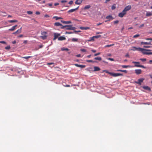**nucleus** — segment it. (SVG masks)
<instances>
[{
    "mask_svg": "<svg viewBox=\"0 0 152 152\" xmlns=\"http://www.w3.org/2000/svg\"><path fill=\"white\" fill-rule=\"evenodd\" d=\"M143 47L144 48H150L151 47L150 46H143Z\"/></svg>",
    "mask_w": 152,
    "mask_h": 152,
    "instance_id": "obj_51",
    "label": "nucleus"
},
{
    "mask_svg": "<svg viewBox=\"0 0 152 152\" xmlns=\"http://www.w3.org/2000/svg\"><path fill=\"white\" fill-rule=\"evenodd\" d=\"M59 5V3H55L54 4V5L55 6H56L58 5Z\"/></svg>",
    "mask_w": 152,
    "mask_h": 152,
    "instance_id": "obj_62",
    "label": "nucleus"
},
{
    "mask_svg": "<svg viewBox=\"0 0 152 152\" xmlns=\"http://www.w3.org/2000/svg\"><path fill=\"white\" fill-rule=\"evenodd\" d=\"M47 34V32L45 31H43L42 32L41 34L42 35V36H41V37L42 38V39H45L46 38Z\"/></svg>",
    "mask_w": 152,
    "mask_h": 152,
    "instance_id": "obj_4",
    "label": "nucleus"
},
{
    "mask_svg": "<svg viewBox=\"0 0 152 152\" xmlns=\"http://www.w3.org/2000/svg\"><path fill=\"white\" fill-rule=\"evenodd\" d=\"M132 63L136 64L134 65V66L136 67H141L143 68H145V67L143 65H140V62H136V61H133L132 62Z\"/></svg>",
    "mask_w": 152,
    "mask_h": 152,
    "instance_id": "obj_3",
    "label": "nucleus"
},
{
    "mask_svg": "<svg viewBox=\"0 0 152 152\" xmlns=\"http://www.w3.org/2000/svg\"><path fill=\"white\" fill-rule=\"evenodd\" d=\"M106 19H112V20L113 19V18H112V16L111 15H108L106 17Z\"/></svg>",
    "mask_w": 152,
    "mask_h": 152,
    "instance_id": "obj_25",
    "label": "nucleus"
},
{
    "mask_svg": "<svg viewBox=\"0 0 152 152\" xmlns=\"http://www.w3.org/2000/svg\"><path fill=\"white\" fill-rule=\"evenodd\" d=\"M119 22V21L118 20H116L114 22V24H117Z\"/></svg>",
    "mask_w": 152,
    "mask_h": 152,
    "instance_id": "obj_47",
    "label": "nucleus"
},
{
    "mask_svg": "<svg viewBox=\"0 0 152 152\" xmlns=\"http://www.w3.org/2000/svg\"><path fill=\"white\" fill-rule=\"evenodd\" d=\"M54 25L55 26H61V27L62 26H62V25L61 23H59V22H56L54 23Z\"/></svg>",
    "mask_w": 152,
    "mask_h": 152,
    "instance_id": "obj_21",
    "label": "nucleus"
},
{
    "mask_svg": "<svg viewBox=\"0 0 152 152\" xmlns=\"http://www.w3.org/2000/svg\"><path fill=\"white\" fill-rule=\"evenodd\" d=\"M111 75L114 77H116L120 76H123V74L119 73H112Z\"/></svg>",
    "mask_w": 152,
    "mask_h": 152,
    "instance_id": "obj_5",
    "label": "nucleus"
},
{
    "mask_svg": "<svg viewBox=\"0 0 152 152\" xmlns=\"http://www.w3.org/2000/svg\"><path fill=\"white\" fill-rule=\"evenodd\" d=\"M131 8V5H128L126 6L123 10L124 11L126 12L127 11L129 10Z\"/></svg>",
    "mask_w": 152,
    "mask_h": 152,
    "instance_id": "obj_8",
    "label": "nucleus"
},
{
    "mask_svg": "<svg viewBox=\"0 0 152 152\" xmlns=\"http://www.w3.org/2000/svg\"><path fill=\"white\" fill-rule=\"evenodd\" d=\"M94 72L98 71L100 70V69L98 66H94Z\"/></svg>",
    "mask_w": 152,
    "mask_h": 152,
    "instance_id": "obj_15",
    "label": "nucleus"
},
{
    "mask_svg": "<svg viewBox=\"0 0 152 152\" xmlns=\"http://www.w3.org/2000/svg\"><path fill=\"white\" fill-rule=\"evenodd\" d=\"M103 72H105L106 73H108V74L111 75L112 72H109L107 70H104L103 71Z\"/></svg>",
    "mask_w": 152,
    "mask_h": 152,
    "instance_id": "obj_32",
    "label": "nucleus"
},
{
    "mask_svg": "<svg viewBox=\"0 0 152 152\" xmlns=\"http://www.w3.org/2000/svg\"><path fill=\"white\" fill-rule=\"evenodd\" d=\"M78 7L75 9H72L68 11V13L72 12L75 11H76V10H77L78 9Z\"/></svg>",
    "mask_w": 152,
    "mask_h": 152,
    "instance_id": "obj_13",
    "label": "nucleus"
},
{
    "mask_svg": "<svg viewBox=\"0 0 152 152\" xmlns=\"http://www.w3.org/2000/svg\"><path fill=\"white\" fill-rule=\"evenodd\" d=\"M149 63L150 64H152V60H149Z\"/></svg>",
    "mask_w": 152,
    "mask_h": 152,
    "instance_id": "obj_64",
    "label": "nucleus"
},
{
    "mask_svg": "<svg viewBox=\"0 0 152 152\" xmlns=\"http://www.w3.org/2000/svg\"><path fill=\"white\" fill-rule=\"evenodd\" d=\"M61 50L62 51L66 50V51H68L69 50V49L67 48H61Z\"/></svg>",
    "mask_w": 152,
    "mask_h": 152,
    "instance_id": "obj_30",
    "label": "nucleus"
},
{
    "mask_svg": "<svg viewBox=\"0 0 152 152\" xmlns=\"http://www.w3.org/2000/svg\"><path fill=\"white\" fill-rule=\"evenodd\" d=\"M78 40V39L76 38H73L72 39V41L73 42H77Z\"/></svg>",
    "mask_w": 152,
    "mask_h": 152,
    "instance_id": "obj_29",
    "label": "nucleus"
},
{
    "mask_svg": "<svg viewBox=\"0 0 152 152\" xmlns=\"http://www.w3.org/2000/svg\"><path fill=\"white\" fill-rule=\"evenodd\" d=\"M122 72H125V73H126L127 72V71L126 70H122Z\"/></svg>",
    "mask_w": 152,
    "mask_h": 152,
    "instance_id": "obj_50",
    "label": "nucleus"
},
{
    "mask_svg": "<svg viewBox=\"0 0 152 152\" xmlns=\"http://www.w3.org/2000/svg\"><path fill=\"white\" fill-rule=\"evenodd\" d=\"M61 2L62 3H65L67 2V1L65 0H63L61 1Z\"/></svg>",
    "mask_w": 152,
    "mask_h": 152,
    "instance_id": "obj_43",
    "label": "nucleus"
},
{
    "mask_svg": "<svg viewBox=\"0 0 152 152\" xmlns=\"http://www.w3.org/2000/svg\"><path fill=\"white\" fill-rule=\"evenodd\" d=\"M22 27H21L20 29L18 30L15 32L13 33V34H15L17 33H20L21 32Z\"/></svg>",
    "mask_w": 152,
    "mask_h": 152,
    "instance_id": "obj_17",
    "label": "nucleus"
},
{
    "mask_svg": "<svg viewBox=\"0 0 152 152\" xmlns=\"http://www.w3.org/2000/svg\"><path fill=\"white\" fill-rule=\"evenodd\" d=\"M10 46H9V45H8L5 47V49L6 50H9L10 49Z\"/></svg>",
    "mask_w": 152,
    "mask_h": 152,
    "instance_id": "obj_35",
    "label": "nucleus"
},
{
    "mask_svg": "<svg viewBox=\"0 0 152 152\" xmlns=\"http://www.w3.org/2000/svg\"><path fill=\"white\" fill-rule=\"evenodd\" d=\"M142 88L143 89L149 91H151V88L148 86H144L142 87Z\"/></svg>",
    "mask_w": 152,
    "mask_h": 152,
    "instance_id": "obj_11",
    "label": "nucleus"
},
{
    "mask_svg": "<svg viewBox=\"0 0 152 152\" xmlns=\"http://www.w3.org/2000/svg\"><path fill=\"white\" fill-rule=\"evenodd\" d=\"M86 61L87 62H92V63H94V62L92 60H86Z\"/></svg>",
    "mask_w": 152,
    "mask_h": 152,
    "instance_id": "obj_42",
    "label": "nucleus"
},
{
    "mask_svg": "<svg viewBox=\"0 0 152 152\" xmlns=\"http://www.w3.org/2000/svg\"><path fill=\"white\" fill-rule=\"evenodd\" d=\"M94 36L93 37H91L90 38V39L88 40V41L89 42L91 41H93L94 40Z\"/></svg>",
    "mask_w": 152,
    "mask_h": 152,
    "instance_id": "obj_34",
    "label": "nucleus"
},
{
    "mask_svg": "<svg viewBox=\"0 0 152 152\" xmlns=\"http://www.w3.org/2000/svg\"><path fill=\"white\" fill-rule=\"evenodd\" d=\"M108 59L110 60L111 61H114V59L113 58H108Z\"/></svg>",
    "mask_w": 152,
    "mask_h": 152,
    "instance_id": "obj_54",
    "label": "nucleus"
},
{
    "mask_svg": "<svg viewBox=\"0 0 152 152\" xmlns=\"http://www.w3.org/2000/svg\"><path fill=\"white\" fill-rule=\"evenodd\" d=\"M31 57V56H25V57H22V58H23L26 59H28L29 58H30Z\"/></svg>",
    "mask_w": 152,
    "mask_h": 152,
    "instance_id": "obj_33",
    "label": "nucleus"
},
{
    "mask_svg": "<svg viewBox=\"0 0 152 152\" xmlns=\"http://www.w3.org/2000/svg\"><path fill=\"white\" fill-rule=\"evenodd\" d=\"M144 26V25L143 24H141L139 26V28H141V27H143Z\"/></svg>",
    "mask_w": 152,
    "mask_h": 152,
    "instance_id": "obj_52",
    "label": "nucleus"
},
{
    "mask_svg": "<svg viewBox=\"0 0 152 152\" xmlns=\"http://www.w3.org/2000/svg\"><path fill=\"white\" fill-rule=\"evenodd\" d=\"M0 43L4 44H6V42L4 41H0Z\"/></svg>",
    "mask_w": 152,
    "mask_h": 152,
    "instance_id": "obj_45",
    "label": "nucleus"
},
{
    "mask_svg": "<svg viewBox=\"0 0 152 152\" xmlns=\"http://www.w3.org/2000/svg\"><path fill=\"white\" fill-rule=\"evenodd\" d=\"M100 54V53H96L94 55V56H98Z\"/></svg>",
    "mask_w": 152,
    "mask_h": 152,
    "instance_id": "obj_46",
    "label": "nucleus"
},
{
    "mask_svg": "<svg viewBox=\"0 0 152 152\" xmlns=\"http://www.w3.org/2000/svg\"><path fill=\"white\" fill-rule=\"evenodd\" d=\"M91 7L90 5H88L86 6L84 8V10H87L89 9Z\"/></svg>",
    "mask_w": 152,
    "mask_h": 152,
    "instance_id": "obj_22",
    "label": "nucleus"
},
{
    "mask_svg": "<svg viewBox=\"0 0 152 152\" xmlns=\"http://www.w3.org/2000/svg\"><path fill=\"white\" fill-rule=\"evenodd\" d=\"M53 18H55L56 20L62 19V18L61 17H58L57 16H54L53 17Z\"/></svg>",
    "mask_w": 152,
    "mask_h": 152,
    "instance_id": "obj_27",
    "label": "nucleus"
},
{
    "mask_svg": "<svg viewBox=\"0 0 152 152\" xmlns=\"http://www.w3.org/2000/svg\"><path fill=\"white\" fill-rule=\"evenodd\" d=\"M141 44L142 45H151V42H141Z\"/></svg>",
    "mask_w": 152,
    "mask_h": 152,
    "instance_id": "obj_14",
    "label": "nucleus"
},
{
    "mask_svg": "<svg viewBox=\"0 0 152 152\" xmlns=\"http://www.w3.org/2000/svg\"><path fill=\"white\" fill-rule=\"evenodd\" d=\"M76 56L77 57H80L81 55L80 54H77V55H76Z\"/></svg>",
    "mask_w": 152,
    "mask_h": 152,
    "instance_id": "obj_56",
    "label": "nucleus"
},
{
    "mask_svg": "<svg viewBox=\"0 0 152 152\" xmlns=\"http://www.w3.org/2000/svg\"><path fill=\"white\" fill-rule=\"evenodd\" d=\"M27 13L28 14H32V12L31 11H28L27 12Z\"/></svg>",
    "mask_w": 152,
    "mask_h": 152,
    "instance_id": "obj_44",
    "label": "nucleus"
},
{
    "mask_svg": "<svg viewBox=\"0 0 152 152\" xmlns=\"http://www.w3.org/2000/svg\"><path fill=\"white\" fill-rule=\"evenodd\" d=\"M49 17V16L48 15H44L45 17Z\"/></svg>",
    "mask_w": 152,
    "mask_h": 152,
    "instance_id": "obj_61",
    "label": "nucleus"
},
{
    "mask_svg": "<svg viewBox=\"0 0 152 152\" xmlns=\"http://www.w3.org/2000/svg\"><path fill=\"white\" fill-rule=\"evenodd\" d=\"M101 37V35H97V36H94V38H98Z\"/></svg>",
    "mask_w": 152,
    "mask_h": 152,
    "instance_id": "obj_37",
    "label": "nucleus"
},
{
    "mask_svg": "<svg viewBox=\"0 0 152 152\" xmlns=\"http://www.w3.org/2000/svg\"><path fill=\"white\" fill-rule=\"evenodd\" d=\"M102 24V23H97V26H98L99 25H101Z\"/></svg>",
    "mask_w": 152,
    "mask_h": 152,
    "instance_id": "obj_59",
    "label": "nucleus"
},
{
    "mask_svg": "<svg viewBox=\"0 0 152 152\" xmlns=\"http://www.w3.org/2000/svg\"><path fill=\"white\" fill-rule=\"evenodd\" d=\"M80 51L83 52H86V50L84 49H80Z\"/></svg>",
    "mask_w": 152,
    "mask_h": 152,
    "instance_id": "obj_41",
    "label": "nucleus"
},
{
    "mask_svg": "<svg viewBox=\"0 0 152 152\" xmlns=\"http://www.w3.org/2000/svg\"><path fill=\"white\" fill-rule=\"evenodd\" d=\"M91 51L93 53H95L96 52V50H92Z\"/></svg>",
    "mask_w": 152,
    "mask_h": 152,
    "instance_id": "obj_57",
    "label": "nucleus"
},
{
    "mask_svg": "<svg viewBox=\"0 0 152 152\" xmlns=\"http://www.w3.org/2000/svg\"><path fill=\"white\" fill-rule=\"evenodd\" d=\"M80 28L81 30H87L90 29V27H80Z\"/></svg>",
    "mask_w": 152,
    "mask_h": 152,
    "instance_id": "obj_18",
    "label": "nucleus"
},
{
    "mask_svg": "<svg viewBox=\"0 0 152 152\" xmlns=\"http://www.w3.org/2000/svg\"><path fill=\"white\" fill-rule=\"evenodd\" d=\"M66 33L68 34H72L73 33L72 32H66Z\"/></svg>",
    "mask_w": 152,
    "mask_h": 152,
    "instance_id": "obj_58",
    "label": "nucleus"
},
{
    "mask_svg": "<svg viewBox=\"0 0 152 152\" xmlns=\"http://www.w3.org/2000/svg\"><path fill=\"white\" fill-rule=\"evenodd\" d=\"M140 60L142 61H145L146 60V58H140Z\"/></svg>",
    "mask_w": 152,
    "mask_h": 152,
    "instance_id": "obj_36",
    "label": "nucleus"
},
{
    "mask_svg": "<svg viewBox=\"0 0 152 152\" xmlns=\"http://www.w3.org/2000/svg\"><path fill=\"white\" fill-rule=\"evenodd\" d=\"M74 65L77 67H80L81 68H84L85 67V65H79L77 64H75Z\"/></svg>",
    "mask_w": 152,
    "mask_h": 152,
    "instance_id": "obj_10",
    "label": "nucleus"
},
{
    "mask_svg": "<svg viewBox=\"0 0 152 152\" xmlns=\"http://www.w3.org/2000/svg\"><path fill=\"white\" fill-rule=\"evenodd\" d=\"M73 1H70L69 3V4H73Z\"/></svg>",
    "mask_w": 152,
    "mask_h": 152,
    "instance_id": "obj_49",
    "label": "nucleus"
},
{
    "mask_svg": "<svg viewBox=\"0 0 152 152\" xmlns=\"http://www.w3.org/2000/svg\"><path fill=\"white\" fill-rule=\"evenodd\" d=\"M139 36H140L139 34H136V35H134L133 36V37L135 38L137 37H139Z\"/></svg>",
    "mask_w": 152,
    "mask_h": 152,
    "instance_id": "obj_40",
    "label": "nucleus"
},
{
    "mask_svg": "<svg viewBox=\"0 0 152 152\" xmlns=\"http://www.w3.org/2000/svg\"><path fill=\"white\" fill-rule=\"evenodd\" d=\"M114 45V44H113L110 45H106L105 46V47H110L111 46H113Z\"/></svg>",
    "mask_w": 152,
    "mask_h": 152,
    "instance_id": "obj_38",
    "label": "nucleus"
},
{
    "mask_svg": "<svg viewBox=\"0 0 152 152\" xmlns=\"http://www.w3.org/2000/svg\"><path fill=\"white\" fill-rule=\"evenodd\" d=\"M12 43L13 44H15L16 43V41L15 40L14 41L12 42Z\"/></svg>",
    "mask_w": 152,
    "mask_h": 152,
    "instance_id": "obj_63",
    "label": "nucleus"
},
{
    "mask_svg": "<svg viewBox=\"0 0 152 152\" xmlns=\"http://www.w3.org/2000/svg\"><path fill=\"white\" fill-rule=\"evenodd\" d=\"M8 22L10 23H12L17 22V20H8Z\"/></svg>",
    "mask_w": 152,
    "mask_h": 152,
    "instance_id": "obj_26",
    "label": "nucleus"
},
{
    "mask_svg": "<svg viewBox=\"0 0 152 152\" xmlns=\"http://www.w3.org/2000/svg\"><path fill=\"white\" fill-rule=\"evenodd\" d=\"M17 26V25H16L14 26H12V28H10L9 29V31H13L15 29L16 27Z\"/></svg>",
    "mask_w": 152,
    "mask_h": 152,
    "instance_id": "obj_20",
    "label": "nucleus"
},
{
    "mask_svg": "<svg viewBox=\"0 0 152 152\" xmlns=\"http://www.w3.org/2000/svg\"><path fill=\"white\" fill-rule=\"evenodd\" d=\"M122 67L123 68H127L129 67V66H127V65H122Z\"/></svg>",
    "mask_w": 152,
    "mask_h": 152,
    "instance_id": "obj_39",
    "label": "nucleus"
},
{
    "mask_svg": "<svg viewBox=\"0 0 152 152\" xmlns=\"http://www.w3.org/2000/svg\"><path fill=\"white\" fill-rule=\"evenodd\" d=\"M60 35V34H58V33H54V38H53V40H55Z\"/></svg>",
    "mask_w": 152,
    "mask_h": 152,
    "instance_id": "obj_9",
    "label": "nucleus"
},
{
    "mask_svg": "<svg viewBox=\"0 0 152 152\" xmlns=\"http://www.w3.org/2000/svg\"><path fill=\"white\" fill-rule=\"evenodd\" d=\"M126 12L124 10H123L122 12H121L118 15L119 17L121 18H122L126 14Z\"/></svg>",
    "mask_w": 152,
    "mask_h": 152,
    "instance_id": "obj_6",
    "label": "nucleus"
},
{
    "mask_svg": "<svg viewBox=\"0 0 152 152\" xmlns=\"http://www.w3.org/2000/svg\"><path fill=\"white\" fill-rule=\"evenodd\" d=\"M133 48H134V49L133 50H137L140 51L144 54L152 55V52H148V51H151L150 50L140 48H137L136 47H133Z\"/></svg>",
    "mask_w": 152,
    "mask_h": 152,
    "instance_id": "obj_1",
    "label": "nucleus"
},
{
    "mask_svg": "<svg viewBox=\"0 0 152 152\" xmlns=\"http://www.w3.org/2000/svg\"><path fill=\"white\" fill-rule=\"evenodd\" d=\"M116 8V5L115 4H113L111 7V9L112 10H113L115 9Z\"/></svg>",
    "mask_w": 152,
    "mask_h": 152,
    "instance_id": "obj_31",
    "label": "nucleus"
},
{
    "mask_svg": "<svg viewBox=\"0 0 152 152\" xmlns=\"http://www.w3.org/2000/svg\"><path fill=\"white\" fill-rule=\"evenodd\" d=\"M135 71L137 74L139 75L141 73L142 71L140 69H137L135 70Z\"/></svg>",
    "mask_w": 152,
    "mask_h": 152,
    "instance_id": "obj_12",
    "label": "nucleus"
},
{
    "mask_svg": "<svg viewBox=\"0 0 152 152\" xmlns=\"http://www.w3.org/2000/svg\"><path fill=\"white\" fill-rule=\"evenodd\" d=\"M82 0H76L75 2V4H80L82 2Z\"/></svg>",
    "mask_w": 152,
    "mask_h": 152,
    "instance_id": "obj_16",
    "label": "nucleus"
},
{
    "mask_svg": "<svg viewBox=\"0 0 152 152\" xmlns=\"http://www.w3.org/2000/svg\"><path fill=\"white\" fill-rule=\"evenodd\" d=\"M144 80V78H142L140 79H139L137 81L135 82V83L137 84H138L140 85H141V83Z\"/></svg>",
    "mask_w": 152,
    "mask_h": 152,
    "instance_id": "obj_7",
    "label": "nucleus"
},
{
    "mask_svg": "<svg viewBox=\"0 0 152 152\" xmlns=\"http://www.w3.org/2000/svg\"><path fill=\"white\" fill-rule=\"evenodd\" d=\"M58 40L61 41L63 40H64L66 39V38L64 37L63 36H61L59 37L58 38Z\"/></svg>",
    "mask_w": 152,
    "mask_h": 152,
    "instance_id": "obj_19",
    "label": "nucleus"
},
{
    "mask_svg": "<svg viewBox=\"0 0 152 152\" xmlns=\"http://www.w3.org/2000/svg\"><path fill=\"white\" fill-rule=\"evenodd\" d=\"M61 21L62 23L65 24H69L71 23V22L70 21H64L61 20Z\"/></svg>",
    "mask_w": 152,
    "mask_h": 152,
    "instance_id": "obj_24",
    "label": "nucleus"
},
{
    "mask_svg": "<svg viewBox=\"0 0 152 152\" xmlns=\"http://www.w3.org/2000/svg\"><path fill=\"white\" fill-rule=\"evenodd\" d=\"M152 13L150 12H147L146 16L147 17L149 16L152 15Z\"/></svg>",
    "mask_w": 152,
    "mask_h": 152,
    "instance_id": "obj_23",
    "label": "nucleus"
},
{
    "mask_svg": "<svg viewBox=\"0 0 152 152\" xmlns=\"http://www.w3.org/2000/svg\"><path fill=\"white\" fill-rule=\"evenodd\" d=\"M36 14L37 15H39L40 14V12H36Z\"/></svg>",
    "mask_w": 152,
    "mask_h": 152,
    "instance_id": "obj_60",
    "label": "nucleus"
},
{
    "mask_svg": "<svg viewBox=\"0 0 152 152\" xmlns=\"http://www.w3.org/2000/svg\"><path fill=\"white\" fill-rule=\"evenodd\" d=\"M94 59L96 60H98L99 61H101L102 59L101 57H95Z\"/></svg>",
    "mask_w": 152,
    "mask_h": 152,
    "instance_id": "obj_28",
    "label": "nucleus"
},
{
    "mask_svg": "<svg viewBox=\"0 0 152 152\" xmlns=\"http://www.w3.org/2000/svg\"><path fill=\"white\" fill-rule=\"evenodd\" d=\"M125 57H129V55L128 53H127L126 55H125Z\"/></svg>",
    "mask_w": 152,
    "mask_h": 152,
    "instance_id": "obj_53",
    "label": "nucleus"
},
{
    "mask_svg": "<svg viewBox=\"0 0 152 152\" xmlns=\"http://www.w3.org/2000/svg\"><path fill=\"white\" fill-rule=\"evenodd\" d=\"M54 64V63H48L47 64L48 65H52V64Z\"/></svg>",
    "mask_w": 152,
    "mask_h": 152,
    "instance_id": "obj_55",
    "label": "nucleus"
},
{
    "mask_svg": "<svg viewBox=\"0 0 152 152\" xmlns=\"http://www.w3.org/2000/svg\"><path fill=\"white\" fill-rule=\"evenodd\" d=\"M145 40H152V38H146L145 39Z\"/></svg>",
    "mask_w": 152,
    "mask_h": 152,
    "instance_id": "obj_48",
    "label": "nucleus"
},
{
    "mask_svg": "<svg viewBox=\"0 0 152 152\" xmlns=\"http://www.w3.org/2000/svg\"><path fill=\"white\" fill-rule=\"evenodd\" d=\"M66 28V30H75L76 29V28L74 27H72V25H65L63 26H62L61 27V29H64Z\"/></svg>",
    "mask_w": 152,
    "mask_h": 152,
    "instance_id": "obj_2",
    "label": "nucleus"
}]
</instances>
